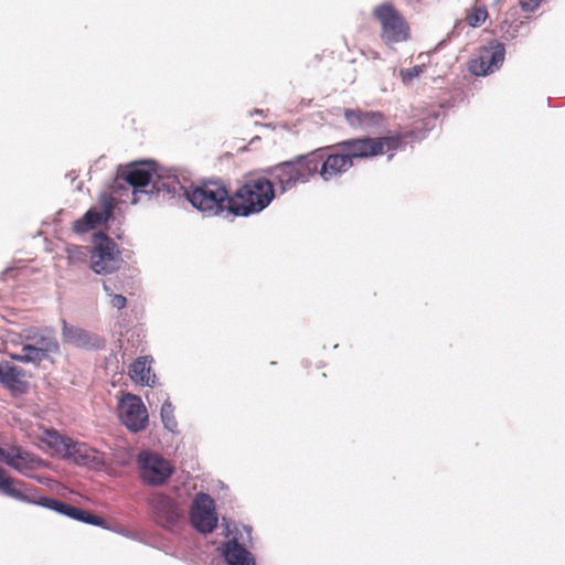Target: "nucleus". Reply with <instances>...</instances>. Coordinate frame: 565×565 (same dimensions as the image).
Masks as SVG:
<instances>
[{
	"label": "nucleus",
	"mask_w": 565,
	"mask_h": 565,
	"mask_svg": "<svg viewBox=\"0 0 565 565\" xmlns=\"http://www.w3.org/2000/svg\"><path fill=\"white\" fill-rule=\"evenodd\" d=\"M402 135L358 137L315 150L318 177L326 183L340 180L354 166L355 160L371 159L394 151L402 145Z\"/></svg>",
	"instance_id": "1"
},
{
	"label": "nucleus",
	"mask_w": 565,
	"mask_h": 565,
	"mask_svg": "<svg viewBox=\"0 0 565 565\" xmlns=\"http://www.w3.org/2000/svg\"><path fill=\"white\" fill-rule=\"evenodd\" d=\"M275 198L271 180L250 173L231 195L230 213L236 216H249L265 210Z\"/></svg>",
	"instance_id": "2"
},
{
	"label": "nucleus",
	"mask_w": 565,
	"mask_h": 565,
	"mask_svg": "<svg viewBox=\"0 0 565 565\" xmlns=\"http://www.w3.org/2000/svg\"><path fill=\"white\" fill-rule=\"evenodd\" d=\"M315 153V150H312L270 168L269 174L282 192L318 177V162L316 161L317 156Z\"/></svg>",
	"instance_id": "3"
},
{
	"label": "nucleus",
	"mask_w": 565,
	"mask_h": 565,
	"mask_svg": "<svg viewBox=\"0 0 565 565\" xmlns=\"http://www.w3.org/2000/svg\"><path fill=\"white\" fill-rule=\"evenodd\" d=\"M188 201L198 210L217 215L230 212L231 195L222 181L207 180L185 191Z\"/></svg>",
	"instance_id": "4"
},
{
	"label": "nucleus",
	"mask_w": 565,
	"mask_h": 565,
	"mask_svg": "<svg viewBox=\"0 0 565 565\" xmlns=\"http://www.w3.org/2000/svg\"><path fill=\"white\" fill-rule=\"evenodd\" d=\"M21 484V481L15 480L11 476H9L4 468L0 466V492L11 497L15 500L38 504L44 508H47L50 510H53L57 513L64 514L71 519L79 520L83 514V510L73 507L71 504H67L63 501L47 498V497H39L38 499L28 494L22 489L18 488V486Z\"/></svg>",
	"instance_id": "5"
},
{
	"label": "nucleus",
	"mask_w": 565,
	"mask_h": 565,
	"mask_svg": "<svg viewBox=\"0 0 565 565\" xmlns=\"http://www.w3.org/2000/svg\"><path fill=\"white\" fill-rule=\"evenodd\" d=\"M374 19L380 23V38L387 46L411 39V28L405 18L391 3H382L373 9Z\"/></svg>",
	"instance_id": "6"
},
{
	"label": "nucleus",
	"mask_w": 565,
	"mask_h": 565,
	"mask_svg": "<svg viewBox=\"0 0 565 565\" xmlns=\"http://www.w3.org/2000/svg\"><path fill=\"white\" fill-rule=\"evenodd\" d=\"M147 504L151 520L163 529H172L179 524L184 516V509L173 497L161 492H152Z\"/></svg>",
	"instance_id": "7"
},
{
	"label": "nucleus",
	"mask_w": 565,
	"mask_h": 565,
	"mask_svg": "<svg viewBox=\"0 0 565 565\" xmlns=\"http://www.w3.org/2000/svg\"><path fill=\"white\" fill-rule=\"evenodd\" d=\"M122 258L116 243L104 233L94 235L90 268L98 275H108L120 268Z\"/></svg>",
	"instance_id": "8"
},
{
	"label": "nucleus",
	"mask_w": 565,
	"mask_h": 565,
	"mask_svg": "<svg viewBox=\"0 0 565 565\" xmlns=\"http://www.w3.org/2000/svg\"><path fill=\"white\" fill-rule=\"evenodd\" d=\"M138 465L142 482L149 486L164 484L174 472V467L169 460L147 450L138 455Z\"/></svg>",
	"instance_id": "9"
},
{
	"label": "nucleus",
	"mask_w": 565,
	"mask_h": 565,
	"mask_svg": "<svg viewBox=\"0 0 565 565\" xmlns=\"http://www.w3.org/2000/svg\"><path fill=\"white\" fill-rule=\"evenodd\" d=\"M504 56V45L499 41H491L479 50L477 57L469 61L468 71L475 76H487L500 68Z\"/></svg>",
	"instance_id": "10"
},
{
	"label": "nucleus",
	"mask_w": 565,
	"mask_h": 565,
	"mask_svg": "<svg viewBox=\"0 0 565 565\" xmlns=\"http://www.w3.org/2000/svg\"><path fill=\"white\" fill-rule=\"evenodd\" d=\"M118 414L122 424L132 431L142 430L147 426L148 412L137 395L125 394L118 403Z\"/></svg>",
	"instance_id": "11"
},
{
	"label": "nucleus",
	"mask_w": 565,
	"mask_h": 565,
	"mask_svg": "<svg viewBox=\"0 0 565 565\" xmlns=\"http://www.w3.org/2000/svg\"><path fill=\"white\" fill-rule=\"evenodd\" d=\"M115 200L109 193H102L98 196V210L89 209L81 218L73 223V231L77 234L87 233L103 223H106L113 215Z\"/></svg>",
	"instance_id": "12"
},
{
	"label": "nucleus",
	"mask_w": 565,
	"mask_h": 565,
	"mask_svg": "<svg viewBox=\"0 0 565 565\" xmlns=\"http://www.w3.org/2000/svg\"><path fill=\"white\" fill-rule=\"evenodd\" d=\"M191 524L201 533H211L217 525L215 504L206 493H198L190 511Z\"/></svg>",
	"instance_id": "13"
},
{
	"label": "nucleus",
	"mask_w": 565,
	"mask_h": 565,
	"mask_svg": "<svg viewBox=\"0 0 565 565\" xmlns=\"http://www.w3.org/2000/svg\"><path fill=\"white\" fill-rule=\"evenodd\" d=\"M154 168L149 162H134L126 166L118 174L117 181L124 180L134 188L132 202L138 201L139 193H147L142 188L150 184Z\"/></svg>",
	"instance_id": "14"
},
{
	"label": "nucleus",
	"mask_w": 565,
	"mask_h": 565,
	"mask_svg": "<svg viewBox=\"0 0 565 565\" xmlns=\"http://www.w3.org/2000/svg\"><path fill=\"white\" fill-rule=\"evenodd\" d=\"M343 117L351 128L365 131H374L386 122V117L382 111L361 108H345Z\"/></svg>",
	"instance_id": "15"
},
{
	"label": "nucleus",
	"mask_w": 565,
	"mask_h": 565,
	"mask_svg": "<svg viewBox=\"0 0 565 565\" xmlns=\"http://www.w3.org/2000/svg\"><path fill=\"white\" fill-rule=\"evenodd\" d=\"M20 338L29 344L38 347L41 351L51 354H56L60 351V344L51 329H39L31 327L24 329Z\"/></svg>",
	"instance_id": "16"
},
{
	"label": "nucleus",
	"mask_w": 565,
	"mask_h": 565,
	"mask_svg": "<svg viewBox=\"0 0 565 565\" xmlns=\"http://www.w3.org/2000/svg\"><path fill=\"white\" fill-rule=\"evenodd\" d=\"M62 337L65 343L77 348H97L100 345V340L97 335L82 328L68 324L66 320H62Z\"/></svg>",
	"instance_id": "17"
},
{
	"label": "nucleus",
	"mask_w": 565,
	"mask_h": 565,
	"mask_svg": "<svg viewBox=\"0 0 565 565\" xmlns=\"http://www.w3.org/2000/svg\"><path fill=\"white\" fill-rule=\"evenodd\" d=\"M65 457L77 465L96 467L103 463L100 454L85 443L71 440Z\"/></svg>",
	"instance_id": "18"
},
{
	"label": "nucleus",
	"mask_w": 565,
	"mask_h": 565,
	"mask_svg": "<svg viewBox=\"0 0 565 565\" xmlns=\"http://www.w3.org/2000/svg\"><path fill=\"white\" fill-rule=\"evenodd\" d=\"M6 465L14 470L26 473L38 467L40 460L20 446H10Z\"/></svg>",
	"instance_id": "19"
},
{
	"label": "nucleus",
	"mask_w": 565,
	"mask_h": 565,
	"mask_svg": "<svg viewBox=\"0 0 565 565\" xmlns=\"http://www.w3.org/2000/svg\"><path fill=\"white\" fill-rule=\"evenodd\" d=\"M152 360L149 356H140L136 359L129 366L128 375L137 384L143 386H153L156 375L151 369Z\"/></svg>",
	"instance_id": "20"
},
{
	"label": "nucleus",
	"mask_w": 565,
	"mask_h": 565,
	"mask_svg": "<svg viewBox=\"0 0 565 565\" xmlns=\"http://www.w3.org/2000/svg\"><path fill=\"white\" fill-rule=\"evenodd\" d=\"M224 557L228 565H255L253 555L236 540L225 544Z\"/></svg>",
	"instance_id": "21"
},
{
	"label": "nucleus",
	"mask_w": 565,
	"mask_h": 565,
	"mask_svg": "<svg viewBox=\"0 0 565 565\" xmlns=\"http://www.w3.org/2000/svg\"><path fill=\"white\" fill-rule=\"evenodd\" d=\"M11 358L22 363L31 362L34 364H40L43 360L50 358V354L41 351L38 347L33 344L25 343L22 347V353L12 354Z\"/></svg>",
	"instance_id": "22"
},
{
	"label": "nucleus",
	"mask_w": 565,
	"mask_h": 565,
	"mask_svg": "<svg viewBox=\"0 0 565 565\" xmlns=\"http://www.w3.org/2000/svg\"><path fill=\"white\" fill-rule=\"evenodd\" d=\"M20 371L13 366H7L1 383L14 394L24 393L26 383L20 379Z\"/></svg>",
	"instance_id": "23"
},
{
	"label": "nucleus",
	"mask_w": 565,
	"mask_h": 565,
	"mask_svg": "<svg viewBox=\"0 0 565 565\" xmlns=\"http://www.w3.org/2000/svg\"><path fill=\"white\" fill-rule=\"evenodd\" d=\"M72 438L60 435L55 430H45L42 441L47 444L54 452L65 456Z\"/></svg>",
	"instance_id": "24"
},
{
	"label": "nucleus",
	"mask_w": 565,
	"mask_h": 565,
	"mask_svg": "<svg viewBox=\"0 0 565 565\" xmlns=\"http://www.w3.org/2000/svg\"><path fill=\"white\" fill-rule=\"evenodd\" d=\"M321 369L322 366L317 363L313 364L309 361H305L301 376L308 385L320 386L327 377V374L322 372Z\"/></svg>",
	"instance_id": "25"
},
{
	"label": "nucleus",
	"mask_w": 565,
	"mask_h": 565,
	"mask_svg": "<svg viewBox=\"0 0 565 565\" xmlns=\"http://www.w3.org/2000/svg\"><path fill=\"white\" fill-rule=\"evenodd\" d=\"M161 418L164 427L170 431L177 428V420L173 416V406L171 402L166 401L161 406Z\"/></svg>",
	"instance_id": "26"
},
{
	"label": "nucleus",
	"mask_w": 565,
	"mask_h": 565,
	"mask_svg": "<svg viewBox=\"0 0 565 565\" xmlns=\"http://www.w3.org/2000/svg\"><path fill=\"white\" fill-rule=\"evenodd\" d=\"M488 18V11L484 7H475L467 15V22L470 26H480Z\"/></svg>",
	"instance_id": "27"
},
{
	"label": "nucleus",
	"mask_w": 565,
	"mask_h": 565,
	"mask_svg": "<svg viewBox=\"0 0 565 565\" xmlns=\"http://www.w3.org/2000/svg\"><path fill=\"white\" fill-rule=\"evenodd\" d=\"M424 65H415L411 68L401 70L399 75L404 84L411 83L414 78L419 77L424 73Z\"/></svg>",
	"instance_id": "28"
},
{
	"label": "nucleus",
	"mask_w": 565,
	"mask_h": 565,
	"mask_svg": "<svg viewBox=\"0 0 565 565\" xmlns=\"http://www.w3.org/2000/svg\"><path fill=\"white\" fill-rule=\"evenodd\" d=\"M67 259L70 264H75L77 262H85L86 253L85 247L82 246H71L67 248Z\"/></svg>",
	"instance_id": "29"
},
{
	"label": "nucleus",
	"mask_w": 565,
	"mask_h": 565,
	"mask_svg": "<svg viewBox=\"0 0 565 565\" xmlns=\"http://www.w3.org/2000/svg\"><path fill=\"white\" fill-rule=\"evenodd\" d=\"M104 290L110 297V303L114 308L122 309L126 307V305H127L126 297H124L122 295L110 292V287L106 282H104Z\"/></svg>",
	"instance_id": "30"
},
{
	"label": "nucleus",
	"mask_w": 565,
	"mask_h": 565,
	"mask_svg": "<svg viewBox=\"0 0 565 565\" xmlns=\"http://www.w3.org/2000/svg\"><path fill=\"white\" fill-rule=\"evenodd\" d=\"M78 521L87 523V524H92V525L102 526V527L106 526V521L103 518L95 515L93 513H89L87 511H84V510H83L82 518H79Z\"/></svg>",
	"instance_id": "31"
},
{
	"label": "nucleus",
	"mask_w": 565,
	"mask_h": 565,
	"mask_svg": "<svg viewBox=\"0 0 565 565\" xmlns=\"http://www.w3.org/2000/svg\"><path fill=\"white\" fill-rule=\"evenodd\" d=\"M542 0H520V6L525 12H533Z\"/></svg>",
	"instance_id": "32"
},
{
	"label": "nucleus",
	"mask_w": 565,
	"mask_h": 565,
	"mask_svg": "<svg viewBox=\"0 0 565 565\" xmlns=\"http://www.w3.org/2000/svg\"><path fill=\"white\" fill-rule=\"evenodd\" d=\"M8 452H9V448L8 449H4L2 447H0V461L6 463V458L8 457Z\"/></svg>",
	"instance_id": "33"
},
{
	"label": "nucleus",
	"mask_w": 565,
	"mask_h": 565,
	"mask_svg": "<svg viewBox=\"0 0 565 565\" xmlns=\"http://www.w3.org/2000/svg\"><path fill=\"white\" fill-rule=\"evenodd\" d=\"M4 371H6V369H3L2 365L0 364V382L2 381Z\"/></svg>",
	"instance_id": "34"
}]
</instances>
